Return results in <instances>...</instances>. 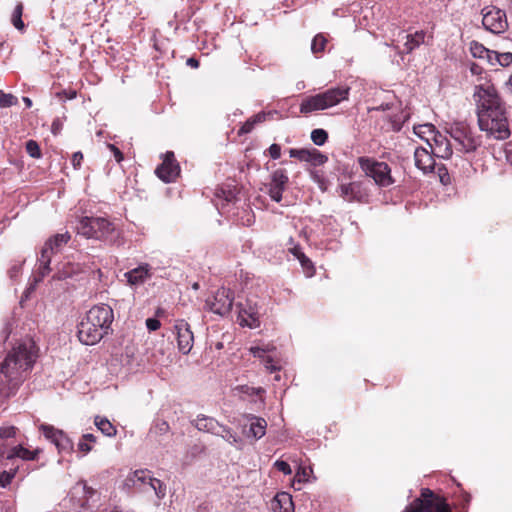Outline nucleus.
<instances>
[{
	"label": "nucleus",
	"mask_w": 512,
	"mask_h": 512,
	"mask_svg": "<svg viewBox=\"0 0 512 512\" xmlns=\"http://www.w3.org/2000/svg\"><path fill=\"white\" fill-rule=\"evenodd\" d=\"M254 124L264 122L266 120V114L265 113H258L254 117L250 118Z\"/></svg>",
	"instance_id": "nucleus-59"
},
{
	"label": "nucleus",
	"mask_w": 512,
	"mask_h": 512,
	"mask_svg": "<svg viewBox=\"0 0 512 512\" xmlns=\"http://www.w3.org/2000/svg\"><path fill=\"white\" fill-rule=\"evenodd\" d=\"M433 144L430 143V140L426 138V142L428 144V147L430 150H432V153L442 159H448L451 157L453 151L450 144V141L447 139V137L440 132L436 131L434 133L433 137Z\"/></svg>",
	"instance_id": "nucleus-17"
},
{
	"label": "nucleus",
	"mask_w": 512,
	"mask_h": 512,
	"mask_svg": "<svg viewBox=\"0 0 512 512\" xmlns=\"http://www.w3.org/2000/svg\"><path fill=\"white\" fill-rule=\"evenodd\" d=\"M424 40V31H416L414 34H407L404 31H399L397 37L391 40V45L396 50L397 54L402 56L405 53H411L414 49L423 44Z\"/></svg>",
	"instance_id": "nucleus-9"
},
{
	"label": "nucleus",
	"mask_w": 512,
	"mask_h": 512,
	"mask_svg": "<svg viewBox=\"0 0 512 512\" xmlns=\"http://www.w3.org/2000/svg\"><path fill=\"white\" fill-rule=\"evenodd\" d=\"M26 151L32 158H40L41 150L38 143L34 140H29L26 142Z\"/></svg>",
	"instance_id": "nucleus-41"
},
{
	"label": "nucleus",
	"mask_w": 512,
	"mask_h": 512,
	"mask_svg": "<svg viewBox=\"0 0 512 512\" xmlns=\"http://www.w3.org/2000/svg\"><path fill=\"white\" fill-rule=\"evenodd\" d=\"M470 71L473 75H479L482 72V68L479 65L472 63L470 66Z\"/></svg>",
	"instance_id": "nucleus-63"
},
{
	"label": "nucleus",
	"mask_w": 512,
	"mask_h": 512,
	"mask_svg": "<svg viewBox=\"0 0 512 512\" xmlns=\"http://www.w3.org/2000/svg\"><path fill=\"white\" fill-rule=\"evenodd\" d=\"M113 320V309L109 305L93 306L78 325L77 335L80 342L85 345H95L112 331Z\"/></svg>",
	"instance_id": "nucleus-3"
},
{
	"label": "nucleus",
	"mask_w": 512,
	"mask_h": 512,
	"mask_svg": "<svg viewBox=\"0 0 512 512\" xmlns=\"http://www.w3.org/2000/svg\"><path fill=\"white\" fill-rule=\"evenodd\" d=\"M52 254L53 253H51V249L49 248V246L44 244V246L41 250L40 258H39V264H41V265L45 264L46 266L50 265Z\"/></svg>",
	"instance_id": "nucleus-43"
},
{
	"label": "nucleus",
	"mask_w": 512,
	"mask_h": 512,
	"mask_svg": "<svg viewBox=\"0 0 512 512\" xmlns=\"http://www.w3.org/2000/svg\"><path fill=\"white\" fill-rule=\"evenodd\" d=\"M152 483H154V485H156V488L154 490L156 496L158 499H163L166 495V486L165 484L159 480V479H155V480H152Z\"/></svg>",
	"instance_id": "nucleus-47"
},
{
	"label": "nucleus",
	"mask_w": 512,
	"mask_h": 512,
	"mask_svg": "<svg viewBox=\"0 0 512 512\" xmlns=\"http://www.w3.org/2000/svg\"><path fill=\"white\" fill-rule=\"evenodd\" d=\"M42 452L41 449L36 448L30 450L22 445H16L7 451L0 448V460H14L21 459L23 461H34Z\"/></svg>",
	"instance_id": "nucleus-15"
},
{
	"label": "nucleus",
	"mask_w": 512,
	"mask_h": 512,
	"mask_svg": "<svg viewBox=\"0 0 512 512\" xmlns=\"http://www.w3.org/2000/svg\"><path fill=\"white\" fill-rule=\"evenodd\" d=\"M274 465L277 470L283 472L285 475H290L292 473L290 465L285 461L277 460Z\"/></svg>",
	"instance_id": "nucleus-49"
},
{
	"label": "nucleus",
	"mask_w": 512,
	"mask_h": 512,
	"mask_svg": "<svg viewBox=\"0 0 512 512\" xmlns=\"http://www.w3.org/2000/svg\"><path fill=\"white\" fill-rule=\"evenodd\" d=\"M497 64L502 67H507L512 64V53L504 52L498 53Z\"/></svg>",
	"instance_id": "nucleus-44"
},
{
	"label": "nucleus",
	"mask_w": 512,
	"mask_h": 512,
	"mask_svg": "<svg viewBox=\"0 0 512 512\" xmlns=\"http://www.w3.org/2000/svg\"><path fill=\"white\" fill-rule=\"evenodd\" d=\"M96 222V217H81L76 225L77 233L86 237L91 238L93 233L91 232V223Z\"/></svg>",
	"instance_id": "nucleus-28"
},
{
	"label": "nucleus",
	"mask_w": 512,
	"mask_h": 512,
	"mask_svg": "<svg viewBox=\"0 0 512 512\" xmlns=\"http://www.w3.org/2000/svg\"><path fill=\"white\" fill-rule=\"evenodd\" d=\"M149 473L148 470H136L130 473L124 480V487L127 490L137 489L138 491L147 492L146 485Z\"/></svg>",
	"instance_id": "nucleus-20"
},
{
	"label": "nucleus",
	"mask_w": 512,
	"mask_h": 512,
	"mask_svg": "<svg viewBox=\"0 0 512 512\" xmlns=\"http://www.w3.org/2000/svg\"><path fill=\"white\" fill-rule=\"evenodd\" d=\"M414 132L421 138H424V134L434 135L436 133L435 127L432 124H424L419 125L418 127H414Z\"/></svg>",
	"instance_id": "nucleus-42"
},
{
	"label": "nucleus",
	"mask_w": 512,
	"mask_h": 512,
	"mask_svg": "<svg viewBox=\"0 0 512 512\" xmlns=\"http://www.w3.org/2000/svg\"><path fill=\"white\" fill-rule=\"evenodd\" d=\"M269 155L273 159H278L281 156V147L278 144H272L269 149Z\"/></svg>",
	"instance_id": "nucleus-54"
},
{
	"label": "nucleus",
	"mask_w": 512,
	"mask_h": 512,
	"mask_svg": "<svg viewBox=\"0 0 512 512\" xmlns=\"http://www.w3.org/2000/svg\"><path fill=\"white\" fill-rule=\"evenodd\" d=\"M20 270H21V264H13L9 270H8V275L9 277L12 279V280H15L19 273H20Z\"/></svg>",
	"instance_id": "nucleus-56"
},
{
	"label": "nucleus",
	"mask_w": 512,
	"mask_h": 512,
	"mask_svg": "<svg viewBox=\"0 0 512 512\" xmlns=\"http://www.w3.org/2000/svg\"><path fill=\"white\" fill-rule=\"evenodd\" d=\"M38 358V347L32 339L17 342L0 363V397L16 395Z\"/></svg>",
	"instance_id": "nucleus-2"
},
{
	"label": "nucleus",
	"mask_w": 512,
	"mask_h": 512,
	"mask_svg": "<svg viewBox=\"0 0 512 512\" xmlns=\"http://www.w3.org/2000/svg\"><path fill=\"white\" fill-rule=\"evenodd\" d=\"M327 43V39L322 34H317L311 43V50L314 54L323 52Z\"/></svg>",
	"instance_id": "nucleus-37"
},
{
	"label": "nucleus",
	"mask_w": 512,
	"mask_h": 512,
	"mask_svg": "<svg viewBox=\"0 0 512 512\" xmlns=\"http://www.w3.org/2000/svg\"><path fill=\"white\" fill-rule=\"evenodd\" d=\"M127 282L130 285L143 284L147 279L151 277L149 264H142L124 274Z\"/></svg>",
	"instance_id": "nucleus-22"
},
{
	"label": "nucleus",
	"mask_w": 512,
	"mask_h": 512,
	"mask_svg": "<svg viewBox=\"0 0 512 512\" xmlns=\"http://www.w3.org/2000/svg\"><path fill=\"white\" fill-rule=\"evenodd\" d=\"M70 234L68 232L62 234H56L52 238L46 241V245L51 249V253L60 251L63 245L67 244L70 240Z\"/></svg>",
	"instance_id": "nucleus-27"
},
{
	"label": "nucleus",
	"mask_w": 512,
	"mask_h": 512,
	"mask_svg": "<svg viewBox=\"0 0 512 512\" xmlns=\"http://www.w3.org/2000/svg\"><path fill=\"white\" fill-rule=\"evenodd\" d=\"M96 427L105 435L108 437H113L116 435V428L111 424V422L106 419L102 418L100 416L95 417L94 421Z\"/></svg>",
	"instance_id": "nucleus-29"
},
{
	"label": "nucleus",
	"mask_w": 512,
	"mask_h": 512,
	"mask_svg": "<svg viewBox=\"0 0 512 512\" xmlns=\"http://www.w3.org/2000/svg\"><path fill=\"white\" fill-rule=\"evenodd\" d=\"M506 89L508 92L512 94V74L510 75L509 79L505 83Z\"/></svg>",
	"instance_id": "nucleus-64"
},
{
	"label": "nucleus",
	"mask_w": 512,
	"mask_h": 512,
	"mask_svg": "<svg viewBox=\"0 0 512 512\" xmlns=\"http://www.w3.org/2000/svg\"><path fill=\"white\" fill-rule=\"evenodd\" d=\"M274 347H270L267 345L266 347H260V346H252L250 347L249 351L251 354H253L254 357L260 358L263 360V363L265 365V368L270 372H275L279 370V367L273 364V359L267 355L270 351H272Z\"/></svg>",
	"instance_id": "nucleus-24"
},
{
	"label": "nucleus",
	"mask_w": 512,
	"mask_h": 512,
	"mask_svg": "<svg viewBox=\"0 0 512 512\" xmlns=\"http://www.w3.org/2000/svg\"><path fill=\"white\" fill-rule=\"evenodd\" d=\"M18 467L11 468L9 471L0 472V487L6 488L14 479Z\"/></svg>",
	"instance_id": "nucleus-39"
},
{
	"label": "nucleus",
	"mask_w": 512,
	"mask_h": 512,
	"mask_svg": "<svg viewBox=\"0 0 512 512\" xmlns=\"http://www.w3.org/2000/svg\"><path fill=\"white\" fill-rule=\"evenodd\" d=\"M289 155L303 162H308L313 166H320L327 162L328 157L319 150L312 149H290Z\"/></svg>",
	"instance_id": "nucleus-16"
},
{
	"label": "nucleus",
	"mask_w": 512,
	"mask_h": 512,
	"mask_svg": "<svg viewBox=\"0 0 512 512\" xmlns=\"http://www.w3.org/2000/svg\"><path fill=\"white\" fill-rule=\"evenodd\" d=\"M234 294L230 289H218L212 298L206 300L208 309L218 315L224 316L228 314L233 306Z\"/></svg>",
	"instance_id": "nucleus-10"
},
{
	"label": "nucleus",
	"mask_w": 512,
	"mask_h": 512,
	"mask_svg": "<svg viewBox=\"0 0 512 512\" xmlns=\"http://www.w3.org/2000/svg\"><path fill=\"white\" fill-rule=\"evenodd\" d=\"M160 325H161L160 321L157 320L156 318H148L146 320V326H147L148 330H150V331H156L157 329L160 328Z\"/></svg>",
	"instance_id": "nucleus-55"
},
{
	"label": "nucleus",
	"mask_w": 512,
	"mask_h": 512,
	"mask_svg": "<svg viewBox=\"0 0 512 512\" xmlns=\"http://www.w3.org/2000/svg\"><path fill=\"white\" fill-rule=\"evenodd\" d=\"M289 251L298 259L301 257V254H304L302 251H301V248L299 245H295L291 248H289Z\"/></svg>",
	"instance_id": "nucleus-61"
},
{
	"label": "nucleus",
	"mask_w": 512,
	"mask_h": 512,
	"mask_svg": "<svg viewBox=\"0 0 512 512\" xmlns=\"http://www.w3.org/2000/svg\"><path fill=\"white\" fill-rule=\"evenodd\" d=\"M156 175L166 183L173 182L180 173V167L173 152H166L163 162L155 170Z\"/></svg>",
	"instance_id": "nucleus-13"
},
{
	"label": "nucleus",
	"mask_w": 512,
	"mask_h": 512,
	"mask_svg": "<svg viewBox=\"0 0 512 512\" xmlns=\"http://www.w3.org/2000/svg\"><path fill=\"white\" fill-rule=\"evenodd\" d=\"M248 436L255 439L262 438L266 433L267 422L263 418L252 417Z\"/></svg>",
	"instance_id": "nucleus-26"
},
{
	"label": "nucleus",
	"mask_w": 512,
	"mask_h": 512,
	"mask_svg": "<svg viewBox=\"0 0 512 512\" xmlns=\"http://www.w3.org/2000/svg\"><path fill=\"white\" fill-rule=\"evenodd\" d=\"M339 195L347 202H365L367 199V193L360 182L341 184Z\"/></svg>",
	"instance_id": "nucleus-18"
},
{
	"label": "nucleus",
	"mask_w": 512,
	"mask_h": 512,
	"mask_svg": "<svg viewBox=\"0 0 512 512\" xmlns=\"http://www.w3.org/2000/svg\"><path fill=\"white\" fill-rule=\"evenodd\" d=\"M328 139V133L324 129H314L311 132V140L317 146H322Z\"/></svg>",
	"instance_id": "nucleus-36"
},
{
	"label": "nucleus",
	"mask_w": 512,
	"mask_h": 512,
	"mask_svg": "<svg viewBox=\"0 0 512 512\" xmlns=\"http://www.w3.org/2000/svg\"><path fill=\"white\" fill-rule=\"evenodd\" d=\"M193 425L199 430L208 433H220V423L212 417L199 415L193 421Z\"/></svg>",
	"instance_id": "nucleus-25"
},
{
	"label": "nucleus",
	"mask_w": 512,
	"mask_h": 512,
	"mask_svg": "<svg viewBox=\"0 0 512 512\" xmlns=\"http://www.w3.org/2000/svg\"><path fill=\"white\" fill-rule=\"evenodd\" d=\"M482 24L484 28L494 34H500L507 30L508 21L505 11L489 6L482 10Z\"/></svg>",
	"instance_id": "nucleus-8"
},
{
	"label": "nucleus",
	"mask_w": 512,
	"mask_h": 512,
	"mask_svg": "<svg viewBox=\"0 0 512 512\" xmlns=\"http://www.w3.org/2000/svg\"><path fill=\"white\" fill-rule=\"evenodd\" d=\"M177 335V345L180 352L188 354L194 342V335L190 325L183 319L177 320L174 326Z\"/></svg>",
	"instance_id": "nucleus-14"
},
{
	"label": "nucleus",
	"mask_w": 512,
	"mask_h": 512,
	"mask_svg": "<svg viewBox=\"0 0 512 512\" xmlns=\"http://www.w3.org/2000/svg\"><path fill=\"white\" fill-rule=\"evenodd\" d=\"M447 131L451 138L458 143L461 151L474 152L481 145V137L475 135L472 128L465 122H454Z\"/></svg>",
	"instance_id": "nucleus-5"
},
{
	"label": "nucleus",
	"mask_w": 512,
	"mask_h": 512,
	"mask_svg": "<svg viewBox=\"0 0 512 512\" xmlns=\"http://www.w3.org/2000/svg\"><path fill=\"white\" fill-rule=\"evenodd\" d=\"M438 175H439V178H440V181L442 184L446 185L449 183L450 178H449L446 167H444V166L438 167Z\"/></svg>",
	"instance_id": "nucleus-52"
},
{
	"label": "nucleus",
	"mask_w": 512,
	"mask_h": 512,
	"mask_svg": "<svg viewBox=\"0 0 512 512\" xmlns=\"http://www.w3.org/2000/svg\"><path fill=\"white\" fill-rule=\"evenodd\" d=\"M254 126H255L254 122L251 119H248L242 125V127L239 129L238 134L243 135V134L250 133L253 130Z\"/></svg>",
	"instance_id": "nucleus-51"
},
{
	"label": "nucleus",
	"mask_w": 512,
	"mask_h": 512,
	"mask_svg": "<svg viewBox=\"0 0 512 512\" xmlns=\"http://www.w3.org/2000/svg\"><path fill=\"white\" fill-rule=\"evenodd\" d=\"M261 307L251 299L246 301V304L241 305L239 310L238 319L242 326L249 328H256L260 325Z\"/></svg>",
	"instance_id": "nucleus-12"
},
{
	"label": "nucleus",
	"mask_w": 512,
	"mask_h": 512,
	"mask_svg": "<svg viewBox=\"0 0 512 512\" xmlns=\"http://www.w3.org/2000/svg\"><path fill=\"white\" fill-rule=\"evenodd\" d=\"M349 94L348 87H336L328 89L323 93L310 96L302 101L300 112L307 114L317 110H324L333 107L343 100H346Z\"/></svg>",
	"instance_id": "nucleus-4"
},
{
	"label": "nucleus",
	"mask_w": 512,
	"mask_h": 512,
	"mask_svg": "<svg viewBox=\"0 0 512 512\" xmlns=\"http://www.w3.org/2000/svg\"><path fill=\"white\" fill-rule=\"evenodd\" d=\"M358 163L362 171L373 178L375 183L382 187H388L394 183L391 176V169L385 162H379L372 158L360 157Z\"/></svg>",
	"instance_id": "nucleus-7"
},
{
	"label": "nucleus",
	"mask_w": 512,
	"mask_h": 512,
	"mask_svg": "<svg viewBox=\"0 0 512 512\" xmlns=\"http://www.w3.org/2000/svg\"><path fill=\"white\" fill-rule=\"evenodd\" d=\"M107 147L112 152L118 163L124 159L123 153L114 144H108Z\"/></svg>",
	"instance_id": "nucleus-53"
},
{
	"label": "nucleus",
	"mask_w": 512,
	"mask_h": 512,
	"mask_svg": "<svg viewBox=\"0 0 512 512\" xmlns=\"http://www.w3.org/2000/svg\"><path fill=\"white\" fill-rule=\"evenodd\" d=\"M97 236L96 239L114 242L119 233L112 222L103 217H96Z\"/></svg>",
	"instance_id": "nucleus-21"
},
{
	"label": "nucleus",
	"mask_w": 512,
	"mask_h": 512,
	"mask_svg": "<svg viewBox=\"0 0 512 512\" xmlns=\"http://www.w3.org/2000/svg\"><path fill=\"white\" fill-rule=\"evenodd\" d=\"M62 130V122L60 121V119H55L53 122H52V125H51V132L54 134V135H58Z\"/></svg>",
	"instance_id": "nucleus-58"
},
{
	"label": "nucleus",
	"mask_w": 512,
	"mask_h": 512,
	"mask_svg": "<svg viewBox=\"0 0 512 512\" xmlns=\"http://www.w3.org/2000/svg\"><path fill=\"white\" fill-rule=\"evenodd\" d=\"M214 435L222 437L230 444H235L238 442V436L228 427L220 424V433H215Z\"/></svg>",
	"instance_id": "nucleus-34"
},
{
	"label": "nucleus",
	"mask_w": 512,
	"mask_h": 512,
	"mask_svg": "<svg viewBox=\"0 0 512 512\" xmlns=\"http://www.w3.org/2000/svg\"><path fill=\"white\" fill-rule=\"evenodd\" d=\"M22 14H23V4L19 2L12 13L11 22L14 25V27L18 30H23L25 25L22 21Z\"/></svg>",
	"instance_id": "nucleus-33"
},
{
	"label": "nucleus",
	"mask_w": 512,
	"mask_h": 512,
	"mask_svg": "<svg viewBox=\"0 0 512 512\" xmlns=\"http://www.w3.org/2000/svg\"><path fill=\"white\" fill-rule=\"evenodd\" d=\"M16 434V428L14 426H6L0 428V438L8 439L14 437Z\"/></svg>",
	"instance_id": "nucleus-48"
},
{
	"label": "nucleus",
	"mask_w": 512,
	"mask_h": 512,
	"mask_svg": "<svg viewBox=\"0 0 512 512\" xmlns=\"http://www.w3.org/2000/svg\"><path fill=\"white\" fill-rule=\"evenodd\" d=\"M83 160V154L81 152H75L72 156V165L75 169H78Z\"/></svg>",
	"instance_id": "nucleus-57"
},
{
	"label": "nucleus",
	"mask_w": 512,
	"mask_h": 512,
	"mask_svg": "<svg viewBox=\"0 0 512 512\" xmlns=\"http://www.w3.org/2000/svg\"><path fill=\"white\" fill-rule=\"evenodd\" d=\"M288 183V176L283 169L275 170L271 175V182L269 183L272 186L279 187L285 190L286 184Z\"/></svg>",
	"instance_id": "nucleus-31"
},
{
	"label": "nucleus",
	"mask_w": 512,
	"mask_h": 512,
	"mask_svg": "<svg viewBox=\"0 0 512 512\" xmlns=\"http://www.w3.org/2000/svg\"><path fill=\"white\" fill-rule=\"evenodd\" d=\"M410 114L405 111H401L399 114H395L390 118L391 128L393 131L398 132L401 130L403 124L409 119Z\"/></svg>",
	"instance_id": "nucleus-32"
},
{
	"label": "nucleus",
	"mask_w": 512,
	"mask_h": 512,
	"mask_svg": "<svg viewBox=\"0 0 512 512\" xmlns=\"http://www.w3.org/2000/svg\"><path fill=\"white\" fill-rule=\"evenodd\" d=\"M64 95L67 99H74L76 97V91L70 90V91H62L61 93H58V96Z\"/></svg>",
	"instance_id": "nucleus-62"
},
{
	"label": "nucleus",
	"mask_w": 512,
	"mask_h": 512,
	"mask_svg": "<svg viewBox=\"0 0 512 512\" xmlns=\"http://www.w3.org/2000/svg\"><path fill=\"white\" fill-rule=\"evenodd\" d=\"M404 512H450V509L443 498L429 488H423L420 497L413 500Z\"/></svg>",
	"instance_id": "nucleus-6"
},
{
	"label": "nucleus",
	"mask_w": 512,
	"mask_h": 512,
	"mask_svg": "<svg viewBox=\"0 0 512 512\" xmlns=\"http://www.w3.org/2000/svg\"><path fill=\"white\" fill-rule=\"evenodd\" d=\"M477 106L478 125L488 138L505 140L510 126L505 103L490 81L477 84L473 94Z\"/></svg>",
	"instance_id": "nucleus-1"
},
{
	"label": "nucleus",
	"mask_w": 512,
	"mask_h": 512,
	"mask_svg": "<svg viewBox=\"0 0 512 512\" xmlns=\"http://www.w3.org/2000/svg\"><path fill=\"white\" fill-rule=\"evenodd\" d=\"M298 260L301 266L306 270L307 274L311 276L314 272V266L311 260L308 257H306L305 254H301V257L298 258Z\"/></svg>",
	"instance_id": "nucleus-46"
},
{
	"label": "nucleus",
	"mask_w": 512,
	"mask_h": 512,
	"mask_svg": "<svg viewBox=\"0 0 512 512\" xmlns=\"http://www.w3.org/2000/svg\"><path fill=\"white\" fill-rule=\"evenodd\" d=\"M498 52L488 49L487 55L484 56L483 60H486L492 66L497 65Z\"/></svg>",
	"instance_id": "nucleus-50"
},
{
	"label": "nucleus",
	"mask_w": 512,
	"mask_h": 512,
	"mask_svg": "<svg viewBox=\"0 0 512 512\" xmlns=\"http://www.w3.org/2000/svg\"><path fill=\"white\" fill-rule=\"evenodd\" d=\"M96 439V436L91 433L82 435L77 444L78 450L83 452L84 454L89 453L92 450L93 444L96 442Z\"/></svg>",
	"instance_id": "nucleus-30"
},
{
	"label": "nucleus",
	"mask_w": 512,
	"mask_h": 512,
	"mask_svg": "<svg viewBox=\"0 0 512 512\" xmlns=\"http://www.w3.org/2000/svg\"><path fill=\"white\" fill-rule=\"evenodd\" d=\"M38 270H39L40 277L43 278L50 272V267H49V265H47V267H46L45 264H42V266H41V264H39Z\"/></svg>",
	"instance_id": "nucleus-60"
},
{
	"label": "nucleus",
	"mask_w": 512,
	"mask_h": 512,
	"mask_svg": "<svg viewBox=\"0 0 512 512\" xmlns=\"http://www.w3.org/2000/svg\"><path fill=\"white\" fill-rule=\"evenodd\" d=\"M283 191L284 189L282 188L275 187L270 184L268 185V194L271 197V199L274 200L275 202L281 201Z\"/></svg>",
	"instance_id": "nucleus-45"
},
{
	"label": "nucleus",
	"mask_w": 512,
	"mask_h": 512,
	"mask_svg": "<svg viewBox=\"0 0 512 512\" xmlns=\"http://www.w3.org/2000/svg\"><path fill=\"white\" fill-rule=\"evenodd\" d=\"M39 429L45 438L56 446L59 452H70L73 450V442L62 430L48 424H41Z\"/></svg>",
	"instance_id": "nucleus-11"
},
{
	"label": "nucleus",
	"mask_w": 512,
	"mask_h": 512,
	"mask_svg": "<svg viewBox=\"0 0 512 512\" xmlns=\"http://www.w3.org/2000/svg\"><path fill=\"white\" fill-rule=\"evenodd\" d=\"M18 103V99L16 96L10 93H4L0 90V108H7L14 106Z\"/></svg>",
	"instance_id": "nucleus-38"
},
{
	"label": "nucleus",
	"mask_w": 512,
	"mask_h": 512,
	"mask_svg": "<svg viewBox=\"0 0 512 512\" xmlns=\"http://www.w3.org/2000/svg\"><path fill=\"white\" fill-rule=\"evenodd\" d=\"M469 49H470L472 56L474 58H478V59H484V56L487 55V50H488V48H486L483 44H481L477 41H472L470 43Z\"/></svg>",
	"instance_id": "nucleus-35"
},
{
	"label": "nucleus",
	"mask_w": 512,
	"mask_h": 512,
	"mask_svg": "<svg viewBox=\"0 0 512 512\" xmlns=\"http://www.w3.org/2000/svg\"><path fill=\"white\" fill-rule=\"evenodd\" d=\"M79 266L71 263H67L64 265L63 269L58 272V279H66L72 277L75 273L79 271Z\"/></svg>",
	"instance_id": "nucleus-40"
},
{
	"label": "nucleus",
	"mask_w": 512,
	"mask_h": 512,
	"mask_svg": "<svg viewBox=\"0 0 512 512\" xmlns=\"http://www.w3.org/2000/svg\"><path fill=\"white\" fill-rule=\"evenodd\" d=\"M436 157L432 150H428L425 147H418L414 151V160L415 166L421 170L424 174L430 173L435 168V159Z\"/></svg>",
	"instance_id": "nucleus-19"
},
{
	"label": "nucleus",
	"mask_w": 512,
	"mask_h": 512,
	"mask_svg": "<svg viewBox=\"0 0 512 512\" xmlns=\"http://www.w3.org/2000/svg\"><path fill=\"white\" fill-rule=\"evenodd\" d=\"M273 512H293L294 505L292 497L286 492L278 493L271 503Z\"/></svg>",
	"instance_id": "nucleus-23"
}]
</instances>
